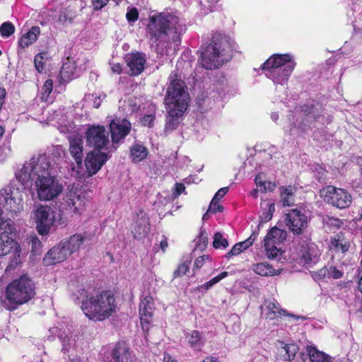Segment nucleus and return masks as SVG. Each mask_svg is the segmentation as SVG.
I'll return each mask as SVG.
<instances>
[{
	"label": "nucleus",
	"instance_id": "obj_1",
	"mask_svg": "<svg viewBox=\"0 0 362 362\" xmlns=\"http://www.w3.org/2000/svg\"><path fill=\"white\" fill-rule=\"evenodd\" d=\"M16 202L11 197L10 190H0V257L13 255L11 265L21 263V248L13 239L12 234L15 231L13 222L9 218L2 216L4 211L12 212L15 209Z\"/></svg>",
	"mask_w": 362,
	"mask_h": 362
},
{
	"label": "nucleus",
	"instance_id": "obj_2",
	"mask_svg": "<svg viewBox=\"0 0 362 362\" xmlns=\"http://www.w3.org/2000/svg\"><path fill=\"white\" fill-rule=\"evenodd\" d=\"M185 30L183 24L175 15L161 13L150 17L146 27V37L152 49L158 54H162L160 45L168 42L170 35L176 41L177 35Z\"/></svg>",
	"mask_w": 362,
	"mask_h": 362
},
{
	"label": "nucleus",
	"instance_id": "obj_3",
	"mask_svg": "<svg viewBox=\"0 0 362 362\" xmlns=\"http://www.w3.org/2000/svg\"><path fill=\"white\" fill-rule=\"evenodd\" d=\"M168 80L169 85L165 98L167 112L165 129L173 131L177 127L179 119L187 110L189 95L184 81L177 73H172Z\"/></svg>",
	"mask_w": 362,
	"mask_h": 362
},
{
	"label": "nucleus",
	"instance_id": "obj_4",
	"mask_svg": "<svg viewBox=\"0 0 362 362\" xmlns=\"http://www.w3.org/2000/svg\"><path fill=\"white\" fill-rule=\"evenodd\" d=\"M232 49V44L227 36L214 34L211 42L201 53L202 66L206 69L218 68L230 59Z\"/></svg>",
	"mask_w": 362,
	"mask_h": 362
},
{
	"label": "nucleus",
	"instance_id": "obj_5",
	"mask_svg": "<svg viewBox=\"0 0 362 362\" xmlns=\"http://www.w3.org/2000/svg\"><path fill=\"white\" fill-rule=\"evenodd\" d=\"M116 302L110 291H104L94 296H86L83 300L81 309L90 320L102 321L116 312Z\"/></svg>",
	"mask_w": 362,
	"mask_h": 362
},
{
	"label": "nucleus",
	"instance_id": "obj_6",
	"mask_svg": "<svg viewBox=\"0 0 362 362\" xmlns=\"http://www.w3.org/2000/svg\"><path fill=\"white\" fill-rule=\"evenodd\" d=\"M296 66L293 57L288 54H276L270 57L263 64L266 76L273 81L275 85L284 86Z\"/></svg>",
	"mask_w": 362,
	"mask_h": 362
},
{
	"label": "nucleus",
	"instance_id": "obj_7",
	"mask_svg": "<svg viewBox=\"0 0 362 362\" xmlns=\"http://www.w3.org/2000/svg\"><path fill=\"white\" fill-rule=\"evenodd\" d=\"M49 158L45 155L33 157L26 162L16 174L17 179L23 185L30 181H37L52 174Z\"/></svg>",
	"mask_w": 362,
	"mask_h": 362
},
{
	"label": "nucleus",
	"instance_id": "obj_8",
	"mask_svg": "<svg viewBox=\"0 0 362 362\" xmlns=\"http://www.w3.org/2000/svg\"><path fill=\"white\" fill-rule=\"evenodd\" d=\"M35 294L34 283L27 275L13 280L6 288L7 299L16 305L27 303Z\"/></svg>",
	"mask_w": 362,
	"mask_h": 362
},
{
	"label": "nucleus",
	"instance_id": "obj_9",
	"mask_svg": "<svg viewBox=\"0 0 362 362\" xmlns=\"http://www.w3.org/2000/svg\"><path fill=\"white\" fill-rule=\"evenodd\" d=\"M32 217L36 223L37 230L41 235H47L52 226L63 225L66 221L62 214L57 216V213L51 206L42 204L35 207Z\"/></svg>",
	"mask_w": 362,
	"mask_h": 362
},
{
	"label": "nucleus",
	"instance_id": "obj_10",
	"mask_svg": "<svg viewBox=\"0 0 362 362\" xmlns=\"http://www.w3.org/2000/svg\"><path fill=\"white\" fill-rule=\"evenodd\" d=\"M324 201L339 209L349 207L352 202L351 194L346 189L333 186H327L320 191Z\"/></svg>",
	"mask_w": 362,
	"mask_h": 362
},
{
	"label": "nucleus",
	"instance_id": "obj_11",
	"mask_svg": "<svg viewBox=\"0 0 362 362\" xmlns=\"http://www.w3.org/2000/svg\"><path fill=\"white\" fill-rule=\"evenodd\" d=\"M287 233L279 228H272L263 240L266 255L269 259L277 258L282 255L280 245L286 239Z\"/></svg>",
	"mask_w": 362,
	"mask_h": 362
},
{
	"label": "nucleus",
	"instance_id": "obj_12",
	"mask_svg": "<svg viewBox=\"0 0 362 362\" xmlns=\"http://www.w3.org/2000/svg\"><path fill=\"white\" fill-rule=\"evenodd\" d=\"M35 182L37 197L42 201L54 199L63 189L62 185L52 174Z\"/></svg>",
	"mask_w": 362,
	"mask_h": 362
},
{
	"label": "nucleus",
	"instance_id": "obj_13",
	"mask_svg": "<svg viewBox=\"0 0 362 362\" xmlns=\"http://www.w3.org/2000/svg\"><path fill=\"white\" fill-rule=\"evenodd\" d=\"M86 204L84 197L74 191L68 192L63 201L59 203V208L62 212L74 215L81 214Z\"/></svg>",
	"mask_w": 362,
	"mask_h": 362
},
{
	"label": "nucleus",
	"instance_id": "obj_14",
	"mask_svg": "<svg viewBox=\"0 0 362 362\" xmlns=\"http://www.w3.org/2000/svg\"><path fill=\"white\" fill-rule=\"evenodd\" d=\"M87 145L95 151H100L109 143L108 132L102 126H92L86 134Z\"/></svg>",
	"mask_w": 362,
	"mask_h": 362
},
{
	"label": "nucleus",
	"instance_id": "obj_15",
	"mask_svg": "<svg viewBox=\"0 0 362 362\" xmlns=\"http://www.w3.org/2000/svg\"><path fill=\"white\" fill-rule=\"evenodd\" d=\"M286 224L293 234H300L307 227L308 217L300 210L293 209L286 214Z\"/></svg>",
	"mask_w": 362,
	"mask_h": 362
},
{
	"label": "nucleus",
	"instance_id": "obj_16",
	"mask_svg": "<svg viewBox=\"0 0 362 362\" xmlns=\"http://www.w3.org/2000/svg\"><path fill=\"white\" fill-rule=\"evenodd\" d=\"M110 158V155L108 153L95 150L89 152L85 160L88 173L93 175L98 173Z\"/></svg>",
	"mask_w": 362,
	"mask_h": 362
},
{
	"label": "nucleus",
	"instance_id": "obj_17",
	"mask_svg": "<svg viewBox=\"0 0 362 362\" xmlns=\"http://www.w3.org/2000/svg\"><path fill=\"white\" fill-rule=\"evenodd\" d=\"M70 255L69 248L62 242L50 249L45 255L43 262L45 265H54L64 262Z\"/></svg>",
	"mask_w": 362,
	"mask_h": 362
},
{
	"label": "nucleus",
	"instance_id": "obj_18",
	"mask_svg": "<svg viewBox=\"0 0 362 362\" xmlns=\"http://www.w3.org/2000/svg\"><path fill=\"white\" fill-rule=\"evenodd\" d=\"M149 231V218L143 209H139L136 213V217L133 225L132 233L134 236L140 239L146 237Z\"/></svg>",
	"mask_w": 362,
	"mask_h": 362
},
{
	"label": "nucleus",
	"instance_id": "obj_19",
	"mask_svg": "<svg viewBox=\"0 0 362 362\" xmlns=\"http://www.w3.org/2000/svg\"><path fill=\"white\" fill-rule=\"evenodd\" d=\"M110 129L112 142L117 143L129 133L131 124L127 119L113 120L110 124Z\"/></svg>",
	"mask_w": 362,
	"mask_h": 362
},
{
	"label": "nucleus",
	"instance_id": "obj_20",
	"mask_svg": "<svg viewBox=\"0 0 362 362\" xmlns=\"http://www.w3.org/2000/svg\"><path fill=\"white\" fill-rule=\"evenodd\" d=\"M154 310L153 298L151 296H146L142 299L139 304V315L141 324L143 329L152 320Z\"/></svg>",
	"mask_w": 362,
	"mask_h": 362
},
{
	"label": "nucleus",
	"instance_id": "obj_21",
	"mask_svg": "<svg viewBox=\"0 0 362 362\" xmlns=\"http://www.w3.org/2000/svg\"><path fill=\"white\" fill-rule=\"evenodd\" d=\"M263 313L265 315L266 318L269 320L278 319L283 315H289L296 319H305L304 317H298L294 315L288 314L286 310L281 308L279 303L274 300H267L265 302V308L263 310Z\"/></svg>",
	"mask_w": 362,
	"mask_h": 362
},
{
	"label": "nucleus",
	"instance_id": "obj_22",
	"mask_svg": "<svg viewBox=\"0 0 362 362\" xmlns=\"http://www.w3.org/2000/svg\"><path fill=\"white\" fill-rule=\"evenodd\" d=\"M126 62L129 68V74L138 76L144 70L146 58L144 54L131 53L127 56Z\"/></svg>",
	"mask_w": 362,
	"mask_h": 362
},
{
	"label": "nucleus",
	"instance_id": "obj_23",
	"mask_svg": "<svg viewBox=\"0 0 362 362\" xmlns=\"http://www.w3.org/2000/svg\"><path fill=\"white\" fill-rule=\"evenodd\" d=\"M69 151L78 165L82 163L83 157V141L81 136L73 134L69 136Z\"/></svg>",
	"mask_w": 362,
	"mask_h": 362
},
{
	"label": "nucleus",
	"instance_id": "obj_24",
	"mask_svg": "<svg viewBox=\"0 0 362 362\" xmlns=\"http://www.w3.org/2000/svg\"><path fill=\"white\" fill-rule=\"evenodd\" d=\"M322 107L319 104L305 105L302 107L301 113L305 116L303 124L305 126L310 127L313 122L320 121Z\"/></svg>",
	"mask_w": 362,
	"mask_h": 362
},
{
	"label": "nucleus",
	"instance_id": "obj_25",
	"mask_svg": "<svg viewBox=\"0 0 362 362\" xmlns=\"http://www.w3.org/2000/svg\"><path fill=\"white\" fill-rule=\"evenodd\" d=\"M320 255V250L317 245L314 243H309L303 247L301 250V260H303L305 264L310 266L318 262Z\"/></svg>",
	"mask_w": 362,
	"mask_h": 362
},
{
	"label": "nucleus",
	"instance_id": "obj_26",
	"mask_svg": "<svg viewBox=\"0 0 362 362\" xmlns=\"http://www.w3.org/2000/svg\"><path fill=\"white\" fill-rule=\"evenodd\" d=\"M351 246V242L344 234H337L330 241V247L336 252L345 253Z\"/></svg>",
	"mask_w": 362,
	"mask_h": 362
},
{
	"label": "nucleus",
	"instance_id": "obj_27",
	"mask_svg": "<svg viewBox=\"0 0 362 362\" xmlns=\"http://www.w3.org/2000/svg\"><path fill=\"white\" fill-rule=\"evenodd\" d=\"M259 235V229L254 230L251 235L245 241L236 243L232 249L227 253L226 257L230 258L232 256L238 255L243 251L248 248L257 239Z\"/></svg>",
	"mask_w": 362,
	"mask_h": 362
},
{
	"label": "nucleus",
	"instance_id": "obj_28",
	"mask_svg": "<svg viewBox=\"0 0 362 362\" xmlns=\"http://www.w3.org/2000/svg\"><path fill=\"white\" fill-rule=\"evenodd\" d=\"M112 355L115 362H129L131 354L127 344L122 341L115 345Z\"/></svg>",
	"mask_w": 362,
	"mask_h": 362
},
{
	"label": "nucleus",
	"instance_id": "obj_29",
	"mask_svg": "<svg viewBox=\"0 0 362 362\" xmlns=\"http://www.w3.org/2000/svg\"><path fill=\"white\" fill-rule=\"evenodd\" d=\"M148 154L147 148L139 144H135L130 148V158L134 163L144 160Z\"/></svg>",
	"mask_w": 362,
	"mask_h": 362
},
{
	"label": "nucleus",
	"instance_id": "obj_30",
	"mask_svg": "<svg viewBox=\"0 0 362 362\" xmlns=\"http://www.w3.org/2000/svg\"><path fill=\"white\" fill-rule=\"evenodd\" d=\"M60 75L64 81H69L76 77L77 74L74 61L67 58L66 62L63 64Z\"/></svg>",
	"mask_w": 362,
	"mask_h": 362
},
{
	"label": "nucleus",
	"instance_id": "obj_31",
	"mask_svg": "<svg viewBox=\"0 0 362 362\" xmlns=\"http://www.w3.org/2000/svg\"><path fill=\"white\" fill-rule=\"evenodd\" d=\"M86 239L82 234H74L67 241L63 242L69 248L70 255L78 251Z\"/></svg>",
	"mask_w": 362,
	"mask_h": 362
},
{
	"label": "nucleus",
	"instance_id": "obj_32",
	"mask_svg": "<svg viewBox=\"0 0 362 362\" xmlns=\"http://www.w3.org/2000/svg\"><path fill=\"white\" fill-rule=\"evenodd\" d=\"M40 35V28L33 27L27 33L22 36L18 42L19 47L25 48L35 42Z\"/></svg>",
	"mask_w": 362,
	"mask_h": 362
},
{
	"label": "nucleus",
	"instance_id": "obj_33",
	"mask_svg": "<svg viewBox=\"0 0 362 362\" xmlns=\"http://www.w3.org/2000/svg\"><path fill=\"white\" fill-rule=\"evenodd\" d=\"M305 353L311 362H330L329 356L317 350L315 346H307Z\"/></svg>",
	"mask_w": 362,
	"mask_h": 362
},
{
	"label": "nucleus",
	"instance_id": "obj_34",
	"mask_svg": "<svg viewBox=\"0 0 362 362\" xmlns=\"http://www.w3.org/2000/svg\"><path fill=\"white\" fill-rule=\"evenodd\" d=\"M58 338L62 343V351L64 353L69 352L74 344V339L69 330H59L58 333Z\"/></svg>",
	"mask_w": 362,
	"mask_h": 362
},
{
	"label": "nucleus",
	"instance_id": "obj_35",
	"mask_svg": "<svg viewBox=\"0 0 362 362\" xmlns=\"http://www.w3.org/2000/svg\"><path fill=\"white\" fill-rule=\"evenodd\" d=\"M252 269L256 274L260 276H274L280 274V270L276 271L267 262L254 264Z\"/></svg>",
	"mask_w": 362,
	"mask_h": 362
},
{
	"label": "nucleus",
	"instance_id": "obj_36",
	"mask_svg": "<svg viewBox=\"0 0 362 362\" xmlns=\"http://www.w3.org/2000/svg\"><path fill=\"white\" fill-rule=\"evenodd\" d=\"M298 351V346L295 344H284L279 352L282 355L284 360L291 361L294 359Z\"/></svg>",
	"mask_w": 362,
	"mask_h": 362
},
{
	"label": "nucleus",
	"instance_id": "obj_37",
	"mask_svg": "<svg viewBox=\"0 0 362 362\" xmlns=\"http://www.w3.org/2000/svg\"><path fill=\"white\" fill-rule=\"evenodd\" d=\"M324 226L330 231L340 228L344 224L343 221L334 216H326L322 220Z\"/></svg>",
	"mask_w": 362,
	"mask_h": 362
},
{
	"label": "nucleus",
	"instance_id": "obj_38",
	"mask_svg": "<svg viewBox=\"0 0 362 362\" xmlns=\"http://www.w3.org/2000/svg\"><path fill=\"white\" fill-rule=\"evenodd\" d=\"M318 274L322 278L328 277L338 279L343 276L344 272L335 267H330L329 268L324 267L321 269Z\"/></svg>",
	"mask_w": 362,
	"mask_h": 362
},
{
	"label": "nucleus",
	"instance_id": "obj_39",
	"mask_svg": "<svg viewBox=\"0 0 362 362\" xmlns=\"http://www.w3.org/2000/svg\"><path fill=\"white\" fill-rule=\"evenodd\" d=\"M293 189L291 187L282 188L281 192V198L284 206H292L294 204Z\"/></svg>",
	"mask_w": 362,
	"mask_h": 362
},
{
	"label": "nucleus",
	"instance_id": "obj_40",
	"mask_svg": "<svg viewBox=\"0 0 362 362\" xmlns=\"http://www.w3.org/2000/svg\"><path fill=\"white\" fill-rule=\"evenodd\" d=\"M188 341L190 346L193 348L201 349L204 344V341L202 339L201 334L194 330L187 335Z\"/></svg>",
	"mask_w": 362,
	"mask_h": 362
},
{
	"label": "nucleus",
	"instance_id": "obj_41",
	"mask_svg": "<svg viewBox=\"0 0 362 362\" xmlns=\"http://www.w3.org/2000/svg\"><path fill=\"white\" fill-rule=\"evenodd\" d=\"M261 207L263 209L267 210V212L263 214V221L265 222L270 221L272 218L273 213L275 211L274 204L270 201H264L261 203Z\"/></svg>",
	"mask_w": 362,
	"mask_h": 362
},
{
	"label": "nucleus",
	"instance_id": "obj_42",
	"mask_svg": "<svg viewBox=\"0 0 362 362\" xmlns=\"http://www.w3.org/2000/svg\"><path fill=\"white\" fill-rule=\"evenodd\" d=\"M59 130L63 134L70 133L71 135L76 134V125L72 122H65L62 120L59 122Z\"/></svg>",
	"mask_w": 362,
	"mask_h": 362
},
{
	"label": "nucleus",
	"instance_id": "obj_43",
	"mask_svg": "<svg viewBox=\"0 0 362 362\" xmlns=\"http://www.w3.org/2000/svg\"><path fill=\"white\" fill-rule=\"evenodd\" d=\"M15 32V26L9 21L3 23L0 26V35L4 37H8Z\"/></svg>",
	"mask_w": 362,
	"mask_h": 362
},
{
	"label": "nucleus",
	"instance_id": "obj_44",
	"mask_svg": "<svg viewBox=\"0 0 362 362\" xmlns=\"http://www.w3.org/2000/svg\"><path fill=\"white\" fill-rule=\"evenodd\" d=\"M228 273L227 272H223L218 276L212 278L210 281L206 282L205 284L200 286V288H204L205 290H209L213 286L218 283L221 280L224 279L228 276Z\"/></svg>",
	"mask_w": 362,
	"mask_h": 362
},
{
	"label": "nucleus",
	"instance_id": "obj_45",
	"mask_svg": "<svg viewBox=\"0 0 362 362\" xmlns=\"http://www.w3.org/2000/svg\"><path fill=\"white\" fill-rule=\"evenodd\" d=\"M228 273L227 272H223L218 276L212 278L210 281L206 282L205 284L200 286V288H204L205 290H209L213 286L218 283L221 280L224 279L228 276Z\"/></svg>",
	"mask_w": 362,
	"mask_h": 362
},
{
	"label": "nucleus",
	"instance_id": "obj_46",
	"mask_svg": "<svg viewBox=\"0 0 362 362\" xmlns=\"http://www.w3.org/2000/svg\"><path fill=\"white\" fill-rule=\"evenodd\" d=\"M213 246L216 249H218L221 247L226 248L228 246V240L226 238H223V235L221 233L217 232L214 234Z\"/></svg>",
	"mask_w": 362,
	"mask_h": 362
},
{
	"label": "nucleus",
	"instance_id": "obj_47",
	"mask_svg": "<svg viewBox=\"0 0 362 362\" xmlns=\"http://www.w3.org/2000/svg\"><path fill=\"white\" fill-rule=\"evenodd\" d=\"M28 243L31 245L32 252L36 255L40 252L42 243L37 236L30 235L28 238Z\"/></svg>",
	"mask_w": 362,
	"mask_h": 362
},
{
	"label": "nucleus",
	"instance_id": "obj_48",
	"mask_svg": "<svg viewBox=\"0 0 362 362\" xmlns=\"http://www.w3.org/2000/svg\"><path fill=\"white\" fill-rule=\"evenodd\" d=\"M255 183L259 188V190L262 192L267 190H272L274 187V185H272L270 182L263 181L260 175H257L255 177Z\"/></svg>",
	"mask_w": 362,
	"mask_h": 362
},
{
	"label": "nucleus",
	"instance_id": "obj_49",
	"mask_svg": "<svg viewBox=\"0 0 362 362\" xmlns=\"http://www.w3.org/2000/svg\"><path fill=\"white\" fill-rule=\"evenodd\" d=\"M53 89V83L51 79H47L45 83H44L42 90H41V94H42V99L43 100H46L51 92Z\"/></svg>",
	"mask_w": 362,
	"mask_h": 362
},
{
	"label": "nucleus",
	"instance_id": "obj_50",
	"mask_svg": "<svg viewBox=\"0 0 362 362\" xmlns=\"http://www.w3.org/2000/svg\"><path fill=\"white\" fill-rule=\"evenodd\" d=\"M191 261H185L182 264H180L177 269L175 270L173 273L174 278L181 276L187 273V272L189 270V264Z\"/></svg>",
	"mask_w": 362,
	"mask_h": 362
},
{
	"label": "nucleus",
	"instance_id": "obj_51",
	"mask_svg": "<svg viewBox=\"0 0 362 362\" xmlns=\"http://www.w3.org/2000/svg\"><path fill=\"white\" fill-rule=\"evenodd\" d=\"M45 53H40L37 54L34 59V64L36 69L39 72H42L44 70L45 68V61H44V56L45 55Z\"/></svg>",
	"mask_w": 362,
	"mask_h": 362
},
{
	"label": "nucleus",
	"instance_id": "obj_52",
	"mask_svg": "<svg viewBox=\"0 0 362 362\" xmlns=\"http://www.w3.org/2000/svg\"><path fill=\"white\" fill-rule=\"evenodd\" d=\"M208 242V235L206 231H201L200 234L197 240L196 246L201 249L204 248L206 246Z\"/></svg>",
	"mask_w": 362,
	"mask_h": 362
},
{
	"label": "nucleus",
	"instance_id": "obj_53",
	"mask_svg": "<svg viewBox=\"0 0 362 362\" xmlns=\"http://www.w3.org/2000/svg\"><path fill=\"white\" fill-rule=\"evenodd\" d=\"M223 207L218 204V202L217 200H215L214 199H212L211 203H210V205H209V208L208 209V212H211V213H216V212H221L223 211Z\"/></svg>",
	"mask_w": 362,
	"mask_h": 362
},
{
	"label": "nucleus",
	"instance_id": "obj_54",
	"mask_svg": "<svg viewBox=\"0 0 362 362\" xmlns=\"http://www.w3.org/2000/svg\"><path fill=\"white\" fill-rule=\"evenodd\" d=\"M126 18L129 22H135L139 18V11L136 8H131L126 14Z\"/></svg>",
	"mask_w": 362,
	"mask_h": 362
},
{
	"label": "nucleus",
	"instance_id": "obj_55",
	"mask_svg": "<svg viewBox=\"0 0 362 362\" xmlns=\"http://www.w3.org/2000/svg\"><path fill=\"white\" fill-rule=\"evenodd\" d=\"M154 119H155L154 115H146L142 117L141 122L142 125H144V126L151 127L153 124Z\"/></svg>",
	"mask_w": 362,
	"mask_h": 362
},
{
	"label": "nucleus",
	"instance_id": "obj_56",
	"mask_svg": "<svg viewBox=\"0 0 362 362\" xmlns=\"http://www.w3.org/2000/svg\"><path fill=\"white\" fill-rule=\"evenodd\" d=\"M110 0H91L94 10H100L105 6Z\"/></svg>",
	"mask_w": 362,
	"mask_h": 362
},
{
	"label": "nucleus",
	"instance_id": "obj_57",
	"mask_svg": "<svg viewBox=\"0 0 362 362\" xmlns=\"http://www.w3.org/2000/svg\"><path fill=\"white\" fill-rule=\"evenodd\" d=\"M228 187H222L220 189L218 190V192L216 193L214 197H213L214 199L217 200L219 202L221 199H222L225 194L228 192Z\"/></svg>",
	"mask_w": 362,
	"mask_h": 362
},
{
	"label": "nucleus",
	"instance_id": "obj_58",
	"mask_svg": "<svg viewBox=\"0 0 362 362\" xmlns=\"http://www.w3.org/2000/svg\"><path fill=\"white\" fill-rule=\"evenodd\" d=\"M185 189V187L182 183H176L175 186V191L173 194L175 197L180 196L182 192H184Z\"/></svg>",
	"mask_w": 362,
	"mask_h": 362
},
{
	"label": "nucleus",
	"instance_id": "obj_59",
	"mask_svg": "<svg viewBox=\"0 0 362 362\" xmlns=\"http://www.w3.org/2000/svg\"><path fill=\"white\" fill-rule=\"evenodd\" d=\"M206 259H209V256H202L197 258L194 262V267L197 269H200L202 267Z\"/></svg>",
	"mask_w": 362,
	"mask_h": 362
},
{
	"label": "nucleus",
	"instance_id": "obj_60",
	"mask_svg": "<svg viewBox=\"0 0 362 362\" xmlns=\"http://www.w3.org/2000/svg\"><path fill=\"white\" fill-rule=\"evenodd\" d=\"M111 69L112 72L115 74H120L122 71V66L119 64H112Z\"/></svg>",
	"mask_w": 362,
	"mask_h": 362
},
{
	"label": "nucleus",
	"instance_id": "obj_61",
	"mask_svg": "<svg viewBox=\"0 0 362 362\" xmlns=\"http://www.w3.org/2000/svg\"><path fill=\"white\" fill-rule=\"evenodd\" d=\"M163 362H177L175 358L171 357L168 354H165Z\"/></svg>",
	"mask_w": 362,
	"mask_h": 362
},
{
	"label": "nucleus",
	"instance_id": "obj_62",
	"mask_svg": "<svg viewBox=\"0 0 362 362\" xmlns=\"http://www.w3.org/2000/svg\"><path fill=\"white\" fill-rule=\"evenodd\" d=\"M102 99L100 96L96 97L93 101V106L95 108H98L100 106Z\"/></svg>",
	"mask_w": 362,
	"mask_h": 362
},
{
	"label": "nucleus",
	"instance_id": "obj_63",
	"mask_svg": "<svg viewBox=\"0 0 362 362\" xmlns=\"http://www.w3.org/2000/svg\"><path fill=\"white\" fill-rule=\"evenodd\" d=\"M160 247L162 249V250L163 252H165V249L168 247V242H167V239L165 238H163V240H162L160 241Z\"/></svg>",
	"mask_w": 362,
	"mask_h": 362
},
{
	"label": "nucleus",
	"instance_id": "obj_64",
	"mask_svg": "<svg viewBox=\"0 0 362 362\" xmlns=\"http://www.w3.org/2000/svg\"><path fill=\"white\" fill-rule=\"evenodd\" d=\"M203 362H218V359L213 356L206 357Z\"/></svg>",
	"mask_w": 362,
	"mask_h": 362
}]
</instances>
